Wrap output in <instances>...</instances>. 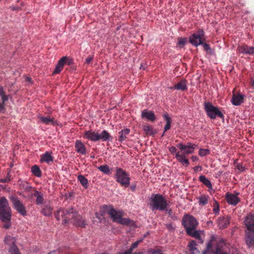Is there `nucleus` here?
Instances as JSON below:
<instances>
[{"label": "nucleus", "mask_w": 254, "mask_h": 254, "mask_svg": "<svg viewBox=\"0 0 254 254\" xmlns=\"http://www.w3.org/2000/svg\"><path fill=\"white\" fill-rule=\"evenodd\" d=\"M205 33L203 29H199L196 33H194L189 37V42L193 46L197 47L202 44Z\"/></svg>", "instance_id": "9b49d317"}, {"label": "nucleus", "mask_w": 254, "mask_h": 254, "mask_svg": "<svg viewBox=\"0 0 254 254\" xmlns=\"http://www.w3.org/2000/svg\"><path fill=\"white\" fill-rule=\"evenodd\" d=\"M236 168L241 172H243L245 170V167L240 163H237L236 164Z\"/></svg>", "instance_id": "a18cd8bd"}, {"label": "nucleus", "mask_w": 254, "mask_h": 254, "mask_svg": "<svg viewBox=\"0 0 254 254\" xmlns=\"http://www.w3.org/2000/svg\"><path fill=\"white\" fill-rule=\"evenodd\" d=\"M144 240V238H142L138 240H137L136 242L138 244H139L140 243H141L143 240Z\"/></svg>", "instance_id": "13d9d810"}, {"label": "nucleus", "mask_w": 254, "mask_h": 254, "mask_svg": "<svg viewBox=\"0 0 254 254\" xmlns=\"http://www.w3.org/2000/svg\"><path fill=\"white\" fill-rule=\"evenodd\" d=\"M174 89L176 90H181L182 91L187 90V86L186 81L185 80H181L175 85Z\"/></svg>", "instance_id": "2f4dec72"}, {"label": "nucleus", "mask_w": 254, "mask_h": 254, "mask_svg": "<svg viewBox=\"0 0 254 254\" xmlns=\"http://www.w3.org/2000/svg\"><path fill=\"white\" fill-rule=\"evenodd\" d=\"M4 243L7 245H10L11 244L13 245H15V240L14 238L11 237L10 236H6L4 238Z\"/></svg>", "instance_id": "c9c22d12"}, {"label": "nucleus", "mask_w": 254, "mask_h": 254, "mask_svg": "<svg viewBox=\"0 0 254 254\" xmlns=\"http://www.w3.org/2000/svg\"><path fill=\"white\" fill-rule=\"evenodd\" d=\"M5 223V224L3 225V227L5 229H8L11 226V223H10V220H8L7 221H3Z\"/></svg>", "instance_id": "49530a36"}, {"label": "nucleus", "mask_w": 254, "mask_h": 254, "mask_svg": "<svg viewBox=\"0 0 254 254\" xmlns=\"http://www.w3.org/2000/svg\"><path fill=\"white\" fill-rule=\"evenodd\" d=\"M187 43V38H179L178 39L177 46H178L180 48H183Z\"/></svg>", "instance_id": "ea45409f"}, {"label": "nucleus", "mask_w": 254, "mask_h": 254, "mask_svg": "<svg viewBox=\"0 0 254 254\" xmlns=\"http://www.w3.org/2000/svg\"><path fill=\"white\" fill-rule=\"evenodd\" d=\"M200 45L203 46L204 49L205 51H208L210 49L209 45L206 43H204L203 41L202 42V44H200Z\"/></svg>", "instance_id": "de8ad7c7"}, {"label": "nucleus", "mask_w": 254, "mask_h": 254, "mask_svg": "<svg viewBox=\"0 0 254 254\" xmlns=\"http://www.w3.org/2000/svg\"><path fill=\"white\" fill-rule=\"evenodd\" d=\"M254 47H249L247 45H243L238 46L237 52L243 54L253 55L254 54Z\"/></svg>", "instance_id": "f3484780"}, {"label": "nucleus", "mask_w": 254, "mask_h": 254, "mask_svg": "<svg viewBox=\"0 0 254 254\" xmlns=\"http://www.w3.org/2000/svg\"><path fill=\"white\" fill-rule=\"evenodd\" d=\"M214 202L213 204V213L215 214V215H217L219 214L220 211L219 204L216 200H214Z\"/></svg>", "instance_id": "e433bc0d"}, {"label": "nucleus", "mask_w": 254, "mask_h": 254, "mask_svg": "<svg viewBox=\"0 0 254 254\" xmlns=\"http://www.w3.org/2000/svg\"><path fill=\"white\" fill-rule=\"evenodd\" d=\"M132 254H146V252H139L132 253Z\"/></svg>", "instance_id": "bf43d9fd"}, {"label": "nucleus", "mask_w": 254, "mask_h": 254, "mask_svg": "<svg viewBox=\"0 0 254 254\" xmlns=\"http://www.w3.org/2000/svg\"><path fill=\"white\" fill-rule=\"evenodd\" d=\"M171 224H170V225H168L167 226V227H171Z\"/></svg>", "instance_id": "0e129e2a"}, {"label": "nucleus", "mask_w": 254, "mask_h": 254, "mask_svg": "<svg viewBox=\"0 0 254 254\" xmlns=\"http://www.w3.org/2000/svg\"><path fill=\"white\" fill-rule=\"evenodd\" d=\"M10 199L12 203L13 207L22 215L25 216L26 215V210L25 207L18 198L15 195H11L10 197Z\"/></svg>", "instance_id": "f8f14e48"}, {"label": "nucleus", "mask_w": 254, "mask_h": 254, "mask_svg": "<svg viewBox=\"0 0 254 254\" xmlns=\"http://www.w3.org/2000/svg\"><path fill=\"white\" fill-rule=\"evenodd\" d=\"M217 223L220 229L225 228L230 223V217L228 216H221L218 219Z\"/></svg>", "instance_id": "6ab92c4d"}, {"label": "nucleus", "mask_w": 254, "mask_h": 254, "mask_svg": "<svg viewBox=\"0 0 254 254\" xmlns=\"http://www.w3.org/2000/svg\"><path fill=\"white\" fill-rule=\"evenodd\" d=\"M171 224H170V225H168L167 226V227H171Z\"/></svg>", "instance_id": "69168bd1"}, {"label": "nucleus", "mask_w": 254, "mask_h": 254, "mask_svg": "<svg viewBox=\"0 0 254 254\" xmlns=\"http://www.w3.org/2000/svg\"><path fill=\"white\" fill-rule=\"evenodd\" d=\"M163 118L166 122V124L164 127V132L162 136H164L166 131L171 128V119L168 114H165L163 115Z\"/></svg>", "instance_id": "cd10ccee"}, {"label": "nucleus", "mask_w": 254, "mask_h": 254, "mask_svg": "<svg viewBox=\"0 0 254 254\" xmlns=\"http://www.w3.org/2000/svg\"><path fill=\"white\" fill-rule=\"evenodd\" d=\"M76 151L81 155L86 153V148L84 144L80 140H76L75 142Z\"/></svg>", "instance_id": "a211bd4d"}, {"label": "nucleus", "mask_w": 254, "mask_h": 254, "mask_svg": "<svg viewBox=\"0 0 254 254\" xmlns=\"http://www.w3.org/2000/svg\"><path fill=\"white\" fill-rule=\"evenodd\" d=\"M148 233H147V234L144 235L143 237L142 238H144V239L148 235Z\"/></svg>", "instance_id": "680f3d73"}, {"label": "nucleus", "mask_w": 254, "mask_h": 254, "mask_svg": "<svg viewBox=\"0 0 254 254\" xmlns=\"http://www.w3.org/2000/svg\"><path fill=\"white\" fill-rule=\"evenodd\" d=\"M245 97V95L240 92L235 93L234 91H233L231 99V103L234 106H240L242 103L244 102Z\"/></svg>", "instance_id": "2eb2a0df"}, {"label": "nucleus", "mask_w": 254, "mask_h": 254, "mask_svg": "<svg viewBox=\"0 0 254 254\" xmlns=\"http://www.w3.org/2000/svg\"><path fill=\"white\" fill-rule=\"evenodd\" d=\"M176 158L178 161L181 163L183 166L188 167L189 165V161L184 154H180V152L178 151V153H177L176 155Z\"/></svg>", "instance_id": "412c9836"}, {"label": "nucleus", "mask_w": 254, "mask_h": 254, "mask_svg": "<svg viewBox=\"0 0 254 254\" xmlns=\"http://www.w3.org/2000/svg\"><path fill=\"white\" fill-rule=\"evenodd\" d=\"M9 254H20V252L15 245H13L9 250Z\"/></svg>", "instance_id": "58836bf2"}, {"label": "nucleus", "mask_w": 254, "mask_h": 254, "mask_svg": "<svg viewBox=\"0 0 254 254\" xmlns=\"http://www.w3.org/2000/svg\"><path fill=\"white\" fill-rule=\"evenodd\" d=\"M115 179L119 184L125 188L127 187L130 184V179L129 174L121 168H116Z\"/></svg>", "instance_id": "6e6552de"}, {"label": "nucleus", "mask_w": 254, "mask_h": 254, "mask_svg": "<svg viewBox=\"0 0 254 254\" xmlns=\"http://www.w3.org/2000/svg\"><path fill=\"white\" fill-rule=\"evenodd\" d=\"M193 169L195 172H197L198 171H201L202 167L200 166H196L194 167Z\"/></svg>", "instance_id": "3c124183"}, {"label": "nucleus", "mask_w": 254, "mask_h": 254, "mask_svg": "<svg viewBox=\"0 0 254 254\" xmlns=\"http://www.w3.org/2000/svg\"><path fill=\"white\" fill-rule=\"evenodd\" d=\"M182 224L185 228L186 232L189 233V231L196 229L198 222L192 215L185 214L182 218Z\"/></svg>", "instance_id": "1a4fd4ad"}, {"label": "nucleus", "mask_w": 254, "mask_h": 254, "mask_svg": "<svg viewBox=\"0 0 254 254\" xmlns=\"http://www.w3.org/2000/svg\"><path fill=\"white\" fill-rule=\"evenodd\" d=\"M204 108L207 115L210 119H215L217 117L222 119L224 118L223 114L218 108L213 106L210 102L204 103Z\"/></svg>", "instance_id": "9d476101"}, {"label": "nucleus", "mask_w": 254, "mask_h": 254, "mask_svg": "<svg viewBox=\"0 0 254 254\" xmlns=\"http://www.w3.org/2000/svg\"><path fill=\"white\" fill-rule=\"evenodd\" d=\"M95 215H96V217L99 218V217H98V215H99L98 213H96Z\"/></svg>", "instance_id": "e2e57ef3"}, {"label": "nucleus", "mask_w": 254, "mask_h": 254, "mask_svg": "<svg viewBox=\"0 0 254 254\" xmlns=\"http://www.w3.org/2000/svg\"><path fill=\"white\" fill-rule=\"evenodd\" d=\"M1 99H2V104H3V105H4V103L5 102L8 100V96L7 95H5V94L3 95V96H1Z\"/></svg>", "instance_id": "09e8293b"}, {"label": "nucleus", "mask_w": 254, "mask_h": 254, "mask_svg": "<svg viewBox=\"0 0 254 254\" xmlns=\"http://www.w3.org/2000/svg\"><path fill=\"white\" fill-rule=\"evenodd\" d=\"M98 169L106 174H109L110 173V170L109 166L107 165H101L98 167Z\"/></svg>", "instance_id": "4c0bfd02"}, {"label": "nucleus", "mask_w": 254, "mask_h": 254, "mask_svg": "<svg viewBox=\"0 0 254 254\" xmlns=\"http://www.w3.org/2000/svg\"><path fill=\"white\" fill-rule=\"evenodd\" d=\"M67 59V58L66 57H63L58 61L56 68L53 72V74L58 73L63 70V67Z\"/></svg>", "instance_id": "aec40b11"}, {"label": "nucleus", "mask_w": 254, "mask_h": 254, "mask_svg": "<svg viewBox=\"0 0 254 254\" xmlns=\"http://www.w3.org/2000/svg\"><path fill=\"white\" fill-rule=\"evenodd\" d=\"M225 246V243L222 240L217 239L215 236H212L207 244L206 251H204L203 254H206V252L212 254H229L224 251Z\"/></svg>", "instance_id": "7ed1b4c3"}, {"label": "nucleus", "mask_w": 254, "mask_h": 254, "mask_svg": "<svg viewBox=\"0 0 254 254\" xmlns=\"http://www.w3.org/2000/svg\"><path fill=\"white\" fill-rule=\"evenodd\" d=\"M129 132L130 129L129 128H125L121 130L119 132V141L120 142L124 141L126 139L127 135L129 134Z\"/></svg>", "instance_id": "b1692460"}, {"label": "nucleus", "mask_w": 254, "mask_h": 254, "mask_svg": "<svg viewBox=\"0 0 254 254\" xmlns=\"http://www.w3.org/2000/svg\"><path fill=\"white\" fill-rule=\"evenodd\" d=\"M199 180L208 188L212 189V185L210 181L205 176H200L199 177Z\"/></svg>", "instance_id": "473e14b6"}, {"label": "nucleus", "mask_w": 254, "mask_h": 254, "mask_svg": "<svg viewBox=\"0 0 254 254\" xmlns=\"http://www.w3.org/2000/svg\"><path fill=\"white\" fill-rule=\"evenodd\" d=\"M40 161L41 162L49 163L50 162L53 161V157L52 156L51 153L46 152L41 156Z\"/></svg>", "instance_id": "bb28decb"}, {"label": "nucleus", "mask_w": 254, "mask_h": 254, "mask_svg": "<svg viewBox=\"0 0 254 254\" xmlns=\"http://www.w3.org/2000/svg\"><path fill=\"white\" fill-rule=\"evenodd\" d=\"M149 207L152 210H165L168 206L167 200L165 197L159 193L152 194L149 197Z\"/></svg>", "instance_id": "423d86ee"}, {"label": "nucleus", "mask_w": 254, "mask_h": 254, "mask_svg": "<svg viewBox=\"0 0 254 254\" xmlns=\"http://www.w3.org/2000/svg\"><path fill=\"white\" fill-rule=\"evenodd\" d=\"M11 208L7 199L4 196L0 197V219L5 221L11 219Z\"/></svg>", "instance_id": "0eeeda50"}, {"label": "nucleus", "mask_w": 254, "mask_h": 254, "mask_svg": "<svg viewBox=\"0 0 254 254\" xmlns=\"http://www.w3.org/2000/svg\"><path fill=\"white\" fill-rule=\"evenodd\" d=\"M77 180L82 185L84 189H86L88 187V180L83 175H79L77 176Z\"/></svg>", "instance_id": "c85d7f7f"}, {"label": "nucleus", "mask_w": 254, "mask_h": 254, "mask_svg": "<svg viewBox=\"0 0 254 254\" xmlns=\"http://www.w3.org/2000/svg\"><path fill=\"white\" fill-rule=\"evenodd\" d=\"M177 146L181 150H184V151L182 154H184L186 155L193 153L194 149L196 147V145L190 142L188 143L187 145L180 143L178 144Z\"/></svg>", "instance_id": "ddd939ff"}, {"label": "nucleus", "mask_w": 254, "mask_h": 254, "mask_svg": "<svg viewBox=\"0 0 254 254\" xmlns=\"http://www.w3.org/2000/svg\"><path fill=\"white\" fill-rule=\"evenodd\" d=\"M103 208L105 211L109 215L113 222L130 227H134L135 226V223L133 220L128 218H123L124 215V212L123 210H117L111 205H104Z\"/></svg>", "instance_id": "f03ea898"}, {"label": "nucleus", "mask_w": 254, "mask_h": 254, "mask_svg": "<svg viewBox=\"0 0 254 254\" xmlns=\"http://www.w3.org/2000/svg\"><path fill=\"white\" fill-rule=\"evenodd\" d=\"M55 217L58 221L62 218L64 224L68 223L72 219L71 222L76 227L85 228L87 225L86 221L72 207L68 209L61 208L56 212Z\"/></svg>", "instance_id": "f257e3e1"}, {"label": "nucleus", "mask_w": 254, "mask_h": 254, "mask_svg": "<svg viewBox=\"0 0 254 254\" xmlns=\"http://www.w3.org/2000/svg\"><path fill=\"white\" fill-rule=\"evenodd\" d=\"M138 245L139 244L136 242H135L131 244L129 249L120 254H132L133 250L136 248Z\"/></svg>", "instance_id": "f704fd0d"}, {"label": "nucleus", "mask_w": 254, "mask_h": 254, "mask_svg": "<svg viewBox=\"0 0 254 254\" xmlns=\"http://www.w3.org/2000/svg\"><path fill=\"white\" fill-rule=\"evenodd\" d=\"M141 117L142 118H145L148 121H154L155 116L153 111H149L147 110H144L142 112Z\"/></svg>", "instance_id": "4be33fe9"}, {"label": "nucleus", "mask_w": 254, "mask_h": 254, "mask_svg": "<svg viewBox=\"0 0 254 254\" xmlns=\"http://www.w3.org/2000/svg\"><path fill=\"white\" fill-rule=\"evenodd\" d=\"M247 228L246 242L249 247L254 246V214H248L245 220Z\"/></svg>", "instance_id": "20e7f679"}, {"label": "nucleus", "mask_w": 254, "mask_h": 254, "mask_svg": "<svg viewBox=\"0 0 254 254\" xmlns=\"http://www.w3.org/2000/svg\"><path fill=\"white\" fill-rule=\"evenodd\" d=\"M33 195L36 197V203L38 205L43 204L44 202V194L43 193L37 190H35Z\"/></svg>", "instance_id": "5701e85b"}, {"label": "nucleus", "mask_w": 254, "mask_h": 254, "mask_svg": "<svg viewBox=\"0 0 254 254\" xmlns=\"http://www.w3.org/2000/svg\"><path fill=\"white\" fill-rule=\"evenodd\" d=\"M130 189L132 191H134L136 189V186L135 185H131L130 186Z\"/></svg>", "instance_id": "6e6d98bb"}, {"label": "nucleus", "mask_w": 254, "mask_h": 254, "mask_svg": "<svg viewBox=\"0 0 254 254\" xmlns=\"http://www.w3.org/2000/svg\"><path fill=\"white\" fill-rule=\"evenodd\" d=\"M165 210H166L168 212V213L169 214H171L172 213V210L171 209H166Z\"/></svg>", "instance_id": "052dcab7"}, {"label": "nucleus", "mask_w": 254, "mask_h": 254, "mask_svg": "<svg viewBox=\"0 0 254 254\" xmlns=\"http://www.w3.org/2000/svg\"><path fill=\"white\" fill-rule=\"evenodd\" d=\"M143 130L145 132L146 134L148 135H153L157 133L156 129L148 125L143 127Z\"/></svg>", "instance_id": "c756f323"}, {"label": "nucleus", "mask_w": 254, "mask_h": 254, "mask_svg": "<svg viewBox=\"0 0 254 254\" xmlns=\"http://www.w3.org/2000/svg\"><path fill=\"white\" fill-rule=\"evenodd\" d=\"M161 250L160 249H150L148 250L147 253L151 254H157L161 253Z\"/></svg>", "instance_id": "37998d69"}, {"label": "nucleus", "mask_w": 254, "mask_h": 254, "mask_svg": "<svg viewBox=\"0 0 254 254\" xmlns=\"http://www.w3.org/2000/svg\"><path fill=\"white\" fill-rule=\"evenodd\" d=\"M177 150V149L176 147L173 146H172L169 148V151H170V152L172 154H175V155H176V153H178Z\"/></svg>", "instance_id": "c03bdc74"}, {"label": "nucleus", "mask_w": 254, "mask_h": 254, "mask_svg": "<svg viewBox=\"0 0 254 254\" xmlns=\"http://www.w3.org/2000/svg\"><path fill=\"white\" fill-rule=\"evenodd\" d=\"M209 196L207 194H201L198 198L199 205L204 206L207 204Z\"/></svg>", "instance_id": "a878e982"}, {"label": "nucleus", "mask_w": 254, "mask_h": 254, "mask_svg": "<svg viewBox=\"0 0 254 254\" xmlns=\"http://www.w3.org/2000/svg\"><path fill=\"white\" fill-rule=\"evenodd\" d=\"M4 105H3V104L0 103V112L3 109H4Z\"/></svg>", "instance_id": "4d7b16f0"}, {"label": "nucleus", "mask_w": 254, "mask_h": 254, "mask_svg": "<svg viewBox=\"0 0 254 254\" xmlns=\"http://www.w3.org/2000/svg\"><path fill=\"white\" fill-rule=\"evenodd\" d=\"M4 94H5V92L3 91V87H0V96H3Z\"/></svg>", "instance_id": "864d4df0"}, {"label": "nucleus", "mask_w": 254, "mask_h": 254, "mask_svg": "<svg viewBox=\"0 0 254 254\" xmlns=\"http://www.w3.org/2000/svg\"><path fill=\"white\" fill-rule=\"evenodd\" d=\"M191 159L193 162L197 161L198 160V158L196 156H192Z\"/></svg>", "instance_id": "603ef678"}, {"label": "nucleus", "mask_w": 254, "mask_h": 254, "mask_svg": "<svg viewBox=\"0 0 254 254\" xmlns=\"http://www.w3.org/2000/svg\"><path fill=\"white\" fill-rule=\"evenodd\" d=\"M10 181V176L9 173H7L6 177L4 179H0V182L2 183H5Z\"/></svg>", "instance_id": "79ce46f5"}, {"label": "nucleus", "mask_w": 254, "mask_h": 254, "mask_svg": "<svg viewBox=\"0 0 254 254\" xmlns=\"http://www.w3.org/2000/svg\"><path fill=\"white\" fill-rule=\"evenodd\" d=\"M187 234L192 237L195 238L198 241V243L200 244H202L203 243V240L201 238V235H204L203 231L201 230H197L196 229H194L193 230H191L189 231V233H187Z\"/></svg>", "instance_id": "dca6fc26"}, {"label": "nucleus", "mask_w": 254, "mask_h": 254, "mask_svg": "<svg viewBox=\"0 0 254 254\" xmlns=\"http://www.w3.org/2000/svg\"><path fill=\"white\" fill-rule=\"evenodd\" d=\"M31 172L37 177H40L41 176V171L40 168L37 165H34L32 167Z\"/></svg>", "instance_id": "72a5a7b5"}, {"label": "nucleus", "mask_w": 254, "mask_h": 254, "mask_svg": "<svg viewBox=\"0 0 254 254\" xmlns=\"http://www.w3.org/2000/svg\"><path fill=\"white\" fill-rule=\"evenodd\" d=\"M53 208L49 205L45 206L42 209V213L46 216H50L52 214Z\"/></svg>", "instance_id": "7c9ffc66"}, {"label": "nucleus", "mask_w": 254, "mask_h": 254, "mask_svg": "<svg viewBox=\"0 0 254 254\" xmlns=\"http://www.w3.org/2000/svg\"><path fill=\"white\" fill-rule=\"evenodd\" d=\"M48 254H59V252L58 251H54L48 253Z\"/></svg>", "instance_id": "5fc2aeb1"}, {"label": "nucleus", "mask_w": 254, "mask_h": 254, "mask_svg": "<svg viewBox=\"0 0 254 254\" xmlns=\"http://www.w3.org/2000/svg\"><path fill=\"white\" fill-rule=\"evenodd\" d=\"M93 57L92 56H88L86 59H85V62L87 64H89L90 62L93 60Z\"/></svg>", "instance_id": "8fccbe9b"}, {"label": "nucleus", "mask_w": 254, "mask_h": 254, "mask_svg": "<svg viewBox=\"0 0 254 254\" xmlns=\"http://www.w3.org/2000/svg\"><path fill=\"white\" fill-rule=\"evenodd\" d=\"M239 192L235 193H232L227 192L225 195V200L226 202L229 204L233 206H236L240 201V198L239 197Z\"/></svg>", "instance_id": "4468645a"}, {"label": "nucleus", "mask_w": 254, "mask_h": 254, "mask_svg": "<svg viewBox=\"0 0 254 254\" xmlns=\"http://www.w3.org/2000/svg\"><path fill=\"white\" fill-rule=\"evenodd\" d=\"M83 138L93 142H96L100 140L102 141L112 140V136L106 130L102 131L100 134L92 129L85 130L83 134Z\"/></svg>", "instance_id": "39448f33"}, {"label": "nucleus", "mask_w": 254, "mask_h": 254, "mask_svg": "<svg viewBox=\"0 0 254 254\" xmlns=\"http://www.w3.org/2000/svg\"><path fill=\"white\" fill-rule=\"evenodd\" d=\"M38 119H39L41 122L45 125H54V120L53 118H51L50 117H43L41 115H39L38 116Z\"/></svg>", "instance_id": "393cba45"}, {"label": "nucleus", "mask_w": 254, "mask_h": 254, "mask_svg": "<svg viewBox=\"0 0 254 254\" xmlns=\"http://www.w3.org/2000/svg\"><path fill=\"white\" fill-rule=\"evenodd\" d=\"M210 153V150L208 149H200L198 151V154L201 157H204Z\"/></svg>", "instance_id": "a19ab883"}]
</instances>
